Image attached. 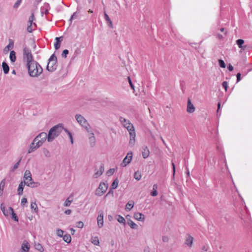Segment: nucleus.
Listing matches in <instances>:
<instances>
[{"instance_id":"1","label":"nucleus","mask_w":252,"mask_h":252,"mask_svg":"<svg viewBox=\"0 0 252 252\" xmlns=\"http://www.w3.org/2000/svg\"><path fill=\"white\" fill-rule=\"evenodd\" d=\"M46 139L48 140V134L45 132H41L33 140L30 145L28 153H32L41 147Z\"/></svg>"},{"instance_id":"2","label":"nucleus","mask_w":252,"mask_h":252,"mask_svg":"<svg viewBox=\"0 0 252 252\" xmlns=\"http://www.w3.org/2000/svg\"><path fill=\"white\" fill-rule=\"evenodd\" d=\"M29 75L32 77H37L43 72L41 66L35 61L27 63Z\"/></svg>"},{"instance_id":"3","label":"nucleus","mask_w":252,"mask_h":252,"mask_svg":"<svg viewBox=\"0 0 252 252\" xmlns=\"http://www.w3.org/2000/svg\"><path fill=\"white\" fill-rule=\"evenodd\" d=\"M120 121L129 132L130 135L129 144L134 145L135 141L136 133L133 124L129 120L122 117L120 118Z\"/></svg>"},{"instance_id":"4","label":"nucleus","mask_w":252,"mask_h":252,"mask_svg":"<svg viewBox=\"0 0 252 252\" xmlns=\"http://www.w3.org/2000/svg\"><path fill=\"white\" fill-rule=\"evenodd\" d=\"M63 127L62 124H58L52 127L48 134V141L52 142L62 132Z\"/></svg>"},{"instance_id":"5","label":"nucleus","mask_w":252,"mask_h":252,"mask_svg":"<svg viewBox=\"0 0 252 252\" xmlns=\"http://www.w3.org/2000/svg\"><path fill=\"white\" fill-rule=\"evenodd\" d=\"M57 58L55 54H53L48 60L46 69L50 72H53L57 69Z\"/></svg>"},{"instance_id":"6","label":"nucleus","mask_w":252,"mask_h":252,"mask_svg":"<svg viewBox=\"0 0 252 252\" xmlns=\"http://www.w3.org/2000/svg\"><path fill=\"white\" fill-rule=\"evenodd\" d=\"M75 119L77 122L85 128L86 130L89 132L90 129V126L87 121L81 115L76 114L75 115Z\"/></svg>"},{"instance_id":"7","label":"nucleus","mask_w":252,"mask_h":252,"mask_svg":"<svg viewBox=\"0 0 252 252\" xmlns=\"http://www.w3.org/2000/svg\"><path fill=\"white\" fill-rule=\"evenodd\" d=\"M23 58L26 60L27 63L34 61L32 55L31 50L29 48L25 47L23 49Z\"/></svg>"},{"instance_id":"8","label":"nucleus","mask_w":252,"mask_h":252,"mask_svg":"<svg viewBox=\"0 0 252 252\" xmlns=\"http://www.w3.org/2000/svg\"><path fill=\"white\" fill-rule=\"evenodd\" d=\"M107 189L108 184L101 182L96 190L95 194L98 196H102L106 191Z\"/></svg>"},{"instance_id":"9","label":"nucleus","mask_w":252,"mask_h":252,"mask_svg":"<svg viewBox=\"0 0 252 252\" xmlns=\"http://www.w3.org/2000/svg\"><path fill=\"white\" fill-rule=\"evenodd\" d=\"M132 158V152H128L126 157L124 158L123 160V162L121 165L122 167H126L128 165L131 161Z\"/></svg>"},{"instance_id":"10","label":"nucleus","mask_w":252,"mask_h":252,"mask_svg":"<svg viewBox=\"0 0 252 252\" xmlns=\"http://www.w3.org/2000/svg\"><path fill=\"white\" fill-rule=\"evenodd\" d=\"M29 179L27 180V181H25V184L27 186L30 187L31 188H36L39 186V183L38 182H34L33 181L32 179V175H29Z\"/></svg>"},{"instance_id":"11","label":"nucleus","mask_w":252,"mask_h":252,"mask_svg":"<svg viewBox=\"0 0 252 252\" xmlns=\"http://www.w3.org/2000/svg\"><path fill=\"white\" fill-rule=\"evenodd\" d=\"M97 225L100 228L103 226V212L100 211L97 218Z\"/></svg>"},{"instance_id":"12","label":"nucleus","mask_w":252,"mask_h":252,"mask_svg":"<svg viewBox=\"0 0 252 252\" xmlns=\"http://www.w3.org/2000/svg\"><path fill=\"white\" fill-rule=\"evenodd\" d=\"M142 154L144 158H147L150 154V151L146 146H143L142 148Z\"/></svg>"},{"instance_id":"13","label":"nucleus","mask_w":252,"mask_h":252,"mask_svg":"<svg viewBox=\"0 0 252 252\" xmlns=\"http://www.w3.org/2000/svg\"><path fill=\"white\" fill-rule=\"evenodd\" d=\"M133 217L135 220L139 221H144L145 219L144 215L139 212L135 213L134 214Z\"/></svg>"},{"instance_id":"14","label":"nucleus","mask_w":252,"mask_h":252,"mask_svg":"<svg viewBox=\"0 0 252 252\" xmlns=\"http://www.w3.org/2000/svg\"><path fill=\"white\" fill-rule=\"evenodd\" d=\"M187 112L191 113H193L195 111V107L191 103V100L190 99H188V104H187Z\"/></svg>"},{"instance_id":"15","label":"nucleus","mask_w":252,"mask_h":252,"mask_svg":"<svg viewBox=\"0 0 252 252\" xmlns=\"http://www.w3.org/2000/svg\"><path fill=\"white\" fill-rule=\"evenodd\" d=\"M193 241V238L190 235L188 234L186 238L185 244L189 247H191Z\"/></svg>"},{"instance_id":"16","label":"nucleus","mask_w":252,"mask_h":252,"mask_svg":"<svg viewBox=\"0 0 252 252\" xmlns=\"http://www.w3.org/2000/svg\"><path fill=\"white\" fill-rule=\"evenodd\" d=\"M236 44L238 46L239 48L242 50H244L247 48V45H243L244 43V40L242 39H238L236 40Z\"/></svg>"},{"instance_id":"17","label":"nucleus","mask_w":252,"mask_h":252,"mask_svg":"<svg viewBox=\"0 0 252 252\" xmlns=\"http://www.w3.org/2000/svg\"><path fill=\"white\" fill-rule=\"evenodd\" d=\"M104 18L107 24H108V26L110 28H113V23L108 14L105 12H104Z\"/></svg>"},{"instance_id":"18","label":"nucleus","mask_w":252,"mask_h":252,"mask_svg":"<svg viewBox=\"0 0 252 252\" xmlns=\"http://www.w3.org/2000/svg\"><path fill=\"white\" fill-rule=\"evenodd\" d=\"M21 248L23 252H28L29 251L30 246L27 242L24 241L22 245Z\"/></svg>"},{"instance_id":"19","label":"nucleus","mask_w":252,"mask_h":252,"mask_svg":"<svg viewBox=\"0 0 252 252\" xmlns=\"http://www.w3.org/2000/svg\"><path fill=\"white\" fill-rule=\"evenodd\" d=\"M5 185V179H3L0 183V196H2L3 193Z\"/></svg>"},{"instance_id":"20","label":"nucleus","mask_w":252,"mask_h":252,"mask_svg":"<svg viewBox=\"0 0 252 252\" xmlns=\"http://www.w3.org/2000/svg\"><path fill=\"white\" fill-rule=\"evenodd\" d=\"M9 213H11L12 219L16 221H18V217L17 215L14 213L13 209L10 207L9 208Z\"/></svg>"},{"instance_id":"21","label":"nucleus","mask_w":252,"mask_h":252,"mask_svg":"<svg viewBox=\"0 0 252 252\" xmlns=\"http://www.w3.org/2000/svg\"><path fill=\"white\" fill-rule=\"evenodd\" d=\"M25 185V183H24L23 182H21L19 184V187H18V188L17 189L18 194L19 195H22Z\"/></svg>"},{"instance_id":"22","label":"nucleus","mask_w":252,"mask_h":252,"mask_svg":"<svg viewBox=\"0 0 252 252\" xmlns=\"http://www.w3.org/2000/svg\"><path fill=\"white\" fill-rule=\"evenodd\" d=\"M2 67L4 74H6L9 72V67L8 64L5 62H2Z\"/></svg>"},{"instance_id":"23","label":"nucleus","mask_w":252,"mask_h":252,"mask_svg":"<svg viewBox=\"0 0 252 252\" xmlns=\"http://www.w3.org/2000/svg\"><path fill=\"white\" fill-rule=\"evenodd\" d=\"M10 60L11 62L14 63L15 62L16 60V53L15 51H11L10 53V56H9Z\"/></svg>"},{"instance_id":"24","label":"nucleus","mask_w":252,"mask_h":252,"mask_svg":"<svg viewBox=\"0 0 252 252\" xmlns=\"http://www.w3.org/2000/svg\"><path fill=\"white\" fill-rule=\"evenodd\" d=\"M127 224L132 229H137L138 228V225L130 220L128 221Z\"/></svg>"},{"instance_id":"25","label":"nucleus","mask_w":252,"mask_h":252,"mask_svg":"<svg viewBox=\"0 0 252 252\" xmlns=\"http://www.w3.org/2000/svg\"><path fill=\"white\" fill-rule=\"evenodd\" d=\"M134 204V202L132 200L128 201L126 204V209L130 210L133 207Z\"/></svg>"},{"instance_id":"26","label":"nucleus","mask_w":252,"mask_h":252,"mask_svg":"<svg viewBox=\"0 0 252 252\" xmlns=\"http://www.w3.org/2000/svg\"><path fill=\"white\" fill-rule=\"evenodd\" d=\"M62 237H63V240L67 243H70L71 241V237L69 234H66L64 235H63Z\"/></svg>"},{"instance_id":"27","label":"nucleus","mask_w":252,"mask_h":252,"mask_svg":"<svg viewBox=\"0 0 252 252\" xmlns=\"http://www.w3.org/2000/svg\"><path fill=\"white\" fill-rule=\"evenodd\" d=\"M71 197V195H70L66 199V200L65 201L64 204H63V205L64 206H65V207H69L71 202L73 201V200L72 199H70Z\"/></svg>"},{"instance_id":"28","label":"nucleus","mask_w":252,"mask_h":252,"mask_svg":"<svg viewBox=\"0 0 252 252\" xmlns=\"http://www.w3.org/2000/svg\"><path fill=\"white\" fill-rule=\"evenodd\" d=\"M134 177L137 181H139L141 178V172L138 170L135 172Z\"/></svg>"},{"instance_id":"29","label":"nucleus","mask_w":252,"mask_h":252,"mask_svg":"<svg viewBox=\"0 0 252 252\" xmlns=\"http://www.w3.org/2000/svg\"><path fill=\"white\" fill-rule=\"evenodd\" d=\"M34 247H35V249L38 250L39 252H43L44 248L40 244H39V243L35 244Z\"/></svg>"},{"instance_id":"30","label":"nucleus","mask_w":252,"mask_h":252,"mask_svg":"<svg viewBox=\"0 0 252 252\" xmlns=\"http://www.w3.org/2000/svg\"><path fill=\"white\" fill-rule=\"evenodd\" d=\"M92 243L95 245V246H99V240H98V238L97 237H95L94 238H93L92 239V241H91Z\"/></svg>"},{"instance_id":"31","label":"nucleus","mask_w":252,"mask_h":252,"mask_svg":"<svg viewBox=\"0 0 252 252\" xmlns=\"http://www.w3.org/2000/svg\"><path fill=\"white\" fill-rule=\"evenodd\" d=\"M118 183L119 180L117 178H116L114 180L113 182L112 183L111 185V188H112V189H116L118 187Z\"/></svg>"},{"instance_id":"32","label":"nucleus","mask_w":252,"mask_h":252,"mask_svg":"<svg viewBox=\"0 0 252 252\" xmlns=\"http://www.w3.org/2000/svg\"><path fill=\"white\" fill-rule=\"evenodd\" d=\"M61 37H56V42L54 44L55 48L56 50H58L60 47V41L59 40V39Z\"/></svg>"},{"instance_id":"33","label":"nucleus","mask_w":252,"mask_h":252,"mask_svg":"<svg viewBox=\"0 0 252 252\" xmlns=\"http://www.w3.org/2000/svg\"><path fill=\"white\" fill-rule=\"evenodd\" d=\"M43 153L46 157H47V158L50 157V156H51L50 152L47 149L44 148L43 149Z\"/></svg>"},{"instance_id":"34","label":"nucleus","mask_w":252,"mask_h":252,"mask_svg":"<svg viewBox=\"0 0 252 252\" xmlns=\"http://www.w3.org/2000/svg\"><path fill=\"white\" fill-rule=\"evenodd\" d=\"M117 220L118 222L121 223L125 224L126 220L125 218L121 215H118L117 218Z\"/></svg>"},{"instance_id":"35","label":"nucleus","mask_w":252,"mask_h":252,"mask_svg":"<svg viewBox=\"0 0 252 252\" xmlns=\"http://www.w3.org/2000/svg\"><path fill=\"white\" fill-rule=\"evenodd\" d=\"M31 208L32 209H33L35 212H37L38 207L35 202H32L31 204Z\"/></svg>"},{"instance_id":"36","label":"nucleus","mask_w":252,"mask_h":252,"mask_svg":"<svg viewBox=\"0 0 252 252\" xmlns=\"http://www.w3.org/2000/svg\"><path fill=\"white\" fill-rule=\"evenodd\" d=\"M0 209L2 211L3 215L5 216H8V213L7 211H6L5 209V207H4V206L3 203L1 204V205H0Z\"/></svg>"},{"instance_id":"37","label":"nucleus","mask_w":252,"mask_h":252,"mask_svg":"<svg viewBox=\"0 0 252 252\" xmlns=\"http://www.w3.org/2000/svg\"><path fill=\"white\" fill-rule=\"evenodd\" d=\"M34 20V14L32 13L29 17L28 25H32L33 21Z\"/></svg>"},{"instance_id":"38","label":"nucleus","mask_w":252,"mask_h":252,"mask_svg":"<svg viewBox=\"0 0 252 252\" xmlns=\"http://www.w3.org/2000/svg\"><path fill=\"white\" fill-rule=\"evenodd\" d=\"M218 62H219V65L220 67H221V68L225 67V66H226L225 63L222 60L219 59L218 60Z\"/></svg>"},{"instance_id":"39","label":"nucleus","mask_w":252,"mask_h":252,"mask_svg":"<svg viewBox=\"0 0 252 252\" xmlns=\"http://www.w3.org/2000/svg\"><path fill=\"white\" fill-rule=\"evenodd\" d=\"M64 231L61 229H58L57 231V235L60 237H62L63 235Z\"/></svg>"},{"instance_id":"40","label":"nucleus","mask_w":252,"mask_h":252,"mask_svg":"<svg viewBox=\"0 0 252 252\" xmlns=\"http://www.w3.org/2000/svg\"><path fill=\"white\" fill-rule=\"evenodd\" d=\"M20 162V160H19L18 162H17L13 166V167L11 169V171H14L16 169L18 168L19 164Z\"/></svg>"},{"instance_id":"41","label":"nucleus","mask_w":252,"mask_h":252,"mask_svg":"<svg viewBox=\"0 0 252 252\" xmlns=\"http://www.w3.org/2000/svg\"><path fill=\"white\" fill-rule=\"evenodd\" d=\"M68 50L67 49H65L63 51L62 54V56L63 58H66L67 55L68 54Z\"/></svg>"},{"instance_id":"42","label":"nucleus","mask_w":252,"mask_h":252,"mask_svg":"<svg viewBox=\"0 0 252 252\" xmlns=\"http://www.w3.org/2000/svg\"><path fill=\"white\" fill-rule=\"evenodd\" d=\"M83 226H84V223L82 221H79L77 222L76 227H77L78 228H82L83 227Z\"/></svg>"},{"instance_id":"43","label":"nucleus","mask_w":252,"mask_h":252,"mask_svg":"<svg viewBox=\"0 0 252 252\" xmlns=\"http://www.w3.org/2000/svg\"><path fill=\"white\" fill-rule=\"evenodd\" d=\"M89 139H90L91 142H93L94 143V144L92 145V146H93L95 142V137H94V134L93 133H91V136H90Z\"/></svg>"},{"instance_id":"44","label":"nucleus","mask_w":252,"mask_h":252,"mask_svg":"<svg viewBox=\"0 0 252 252\" xmlns=\"http://www.w3.org/2000/svg\"><path fill=\"white\" fill-rule=\"evenodd\" d=\"M29 175H31V172L29 170H26L24 175V178L26 180H28L29 179V177H28Z\"/></svg>"},{"instance_id":"45","label":"nucleus","mask_w":252,"mask_h":252,"mask_svg":"<svg viewBox=\"0 0 252 252\" xmlns=\"http://www.w3.org/2000/svg\"><path fill=\"white\" fill-rule=\"evenodd\" d=\"M222 85L223 87L224 88L225 92L227 90L228 88V83L226 81H223L222 83Z\"/></svg>"},{"instance_id":"46","label":"nucleus","mask_w":252,"mask_h":252,"mask_svg":"<svg viewBox=\"0 0 252 252\" xmlns=\"http://www.w3.org/2000/svg\"><path fill=\"white\" fill-rule=\"evenodd\" d=\"M21 1H22V0H17L16 1V2L15 3V4H14V8H17L19 5L20 4V3H21Z\"/></svg>"},{"instance_id":"47","label":"nucleus","mask_w":252,"mask_h":252,"mask_svg":"<svg viewBox=\"0 0 252 252\" xmlns=\"http://www.w3.org/2000/svg\"><path fill=\"white\" fill-rule=\"evenodd\" d=\"M27 203V198L25 197H23L21 200V205L22 206H24Z\"/></svg>"},{"instance_id":"48","label":"nucleus","mask_w":252,"mask_h":252,"mask_svg":"<svg viewBox=\"0 0 252 252\" xmlns=\"http://www.w3.org/2000/svg\"><path fill=\"white\" fill-rule=\"evenodd\" d=\"M208 248H209V247L207 245H204L202 248H201V252H207L208 250Z\"/></svg>"},{"instance_id":"49","label":"nucleus","mask_w":252,"mask_h":252,"mask_svg":"<svg viewBox=\"0 0 252 252\" xmlns=\"http://www.w3.org/2000/svg\"><path fill=\"white\" fill-rule=\"evenodd\" d=\"M33 29H32V25H28L27 26V31L29 32H32L33 31Z\"/></svg>"},{"instance_id":"50","label":"nucleus","mask_w":252,"mask_h":252,"mask_svg":"<svg viewBox=\"0 0 252 252\" xmlns=\"http://www.w3.org/2000/svg\"><path fill=\"white\" fill-rule=\"evenodd\" d=\"M102 174L101 173V171H97L96 173H94V177L95 178H97V177H99L100 175H101Z\"/></svg>"},{"instance_id":"51","label":"nucleus","mask_w":252,"mask_h":252,"mask_svg":"<svg viewBox=\"0 0 252 252\" xmlns=\"http://www.w3.org/2000/svg\"><path fill=\"white\" fill-rule=\"evenodd\" d=\"M113 189H112V188H111V189H110V190H109V191L107 192V193L105 195V197L109 195H113V194H114V191H113Z\"/></svg>"},{"instance_id":"52","label":"nucleus","mask_w":252,"mask_h":252,"mask_svg":"<svg viewBox=\"0 0 252 252\" xmlns=\"http://www.w3.org/2000/svg\"><path fill=\"white\" fill-rule=\"evenodd\" d=\"M128 82H129L130 87L131 88V89L134 90V85H133L132 81L130 79V78L129 77H128Z\"/></svg>"},{"instance_id":"53","label":"nucleus","mask_w":252,"mask_h":252,"mask_svg":"<svg viewBox=\"0 0 252 252\" xmlns=\"http://www.w3.org/2000/svg\"><path fill=\"white\" fill-rule=\"evenodd\" d=\"M241 74L240 73H238L236 75V77H237V82H239L241 79Z\"/></svg>"},{"instance_id":"54","label":"nucleus","mask_w":252,"mask_h":252,"mask_svg":"<svg viewBox=\"0 0 252 252\" xmlns=\"http://www.w3.org/2000/svg\"><path fill=\"white\" fill-rule=\"evenodd\" d=\"M151 195L152 196H156L158 195V192H157V190H153V191H152L151 192Z\"/></svg>"},{"instance_id":"55","label":"nucleus","mask_w":252,"mask_h":252,"mask_svg":"<svg viewBox=\"0 0 252 252\" xmlns=\"http://www.w3.org/2000/svg\"><path fill=\"white\" fill-rule=\"evenodd\" d=\"M162 239L164 242H167L169 241V238L166 236H163Z\"/></svg>"},{"instance_id":"56","label":"nucleus","mask_w":252,"mask_h":252,"mask_svg":"<svg viewBox=\"0 0 252 252\" xmlns=\"http://www.w3.org/2000/svg\"><path fill=\"white\" fill-rule=\"evenodd\" d=\"M172 168H173V176L174 177L175 175V165L174 163L173 162H172Z\"/></svg>"},{"instance_id":"57","label":"nucleus","mask_w":252,"mask_h":252,"mask_svg":"<svg viewBox=\"0 0 252 252\" xmlns=\"http://www.w3.org/2000/svg\"><path fill=\"white\" fill-rule=\"evenodd\" d=\"M76 12H74L73 15H72V16H71L70 19H69V21L70 22L72 21V20L74 19V18H76Z\"/></svg>"},{"instance_id":"58","label":"nucleus","mask_w":252,"mask_h":252,"mask_svg":"<svg viewBox=\"0 0 252 252\" xmlns=\"http://www.w3.org/2000/svg\"><path fill=\"white\" fill-rule=\"evenodd\" d=\"M104 171V165H103V164H102L99 168V171H101V173L102 174L103 173Z\"/></svg>"},{"instance_id":"59","label":"nucleus","mask_w":252,"mask_h":252,"mask_svg":"<svg viewBox=\"0 0 252 252\" xmlns=\"http://www.w3.org/2000/svg\"><path fill=\"white\" fill-rule=\"evenodd\" d=\"M227 69L230 71H232L233 70V66L231 64H229L227 66Z\"/></svg>"},{"instance_id":"60","label":"nucleus","mask_w":252,"mask_h":252,"mask_svg":"<svg viewBox=\"0 0 252 252\" xmlns=\"http://www.w3.org/2000/svg\"><path fill=\"white\" fill-rule=\"evenodd\" d=\"M71 210L70 209H67L64 211V214L66 215H70L71 213Z\"/></svg>"},{"instance_id":"61","label":"nucleus","mask_w":252,"mask_h":252,"mask_svg":"<svg viewBox=\"0 0 252 252\" xmlns=\"http://www.w3.org/2000/svg\"><path fill=\"white\" fill-rule=\"evenodd\" d=\"M44 13L45 14H47L49 13V10L48 9H45L44 11H43V9L41 8V13L43 14Z\"/></svg>"},{"instance_id":"62","label":"nucleus","mask_w":252,"mask_h":252,"mask_svg":"<svg viewBox=\"0 0 252 252\" xmlns=\"http://www.w3.org/2000/svg\"><path fill=\"white\" fill-rule=\"evenodd\" d=\"M114 172V169H110V170H109L108 171L107 174L110 173L111 174H113Z\"/></svg>"},{"instance_id":"63","label":"nucleus","mask_w":252,"mask_h":252,"mask_svg":"<svg viewBox=\"0 0 252 252\" xmlns=\"http://www.w3.org/2000/svg\"><path fill=\"white\" fill-rule=\"evenodd\" d=\"M64 129L65 131L67 133V134L69 136V137L70 136V135H72V134L71 133V132L69 130H68L66 128H64Z\"/></svg>"},{"instance_id":"64","label":"nucleus","mask_w":252,"mask_h":252,"mask_svg":"<svg viewBox=\"0 0 252 252\" xmlns=\"http://www.w3.org/2000/svg\"><path fill=\"white\" fill-rule=\"evenodd\" d=\"M220 102H219L218 103V110H217V112L218 113L220 109Z\"/></svg>"}]
</instances>
